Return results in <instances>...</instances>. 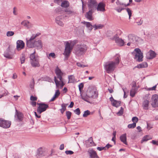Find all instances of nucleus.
<instances>
[{
	"label": "nucleus",
	"mask_w": 158,
	"mask_h": 158,
	"mask_svg": "<svg viewBox=\"0 0 158 158\" xmlns=\"http://www.w3.org/2000/svg\"><path fill=\"white\" fill-rule=\"evenodd\" d=\"M120 59V56L117 54L114 57V61H110L106 63L104 67L108 73H110L114 71L116 66L119 64Z\"/></svg>",
	"instance_id": "1"
},
{
	"label": "nucleus",
	"mask_w": 158,
	"mask_h": 158,
	"mask_svg": "<svg viewBox=\"0 0 158 158\" xmlns=\"http://www.w3.org/2000/svg\"><path fill=\"white\" fill-rule=\"evenodd\" d=\"M77 42L76 40L71 41L70 43L68 41L65 42V48L64 51L63 53V55L64 56V60H67L70 56V53L73 48V47Z\"/></svg>",
	"instance_id": "2"
},
{
	"label": "nucleus",
	"mask_w": 158,
	"mask_h": 158,
	"mask_svg": "<svg viewBox=\"0 0 158 158\" xmlns=\"http://www.w3.org/2000/svg\"><path fill=\"white\" fill-rule=\"evenodd\" d=\"M35 51L31 54L30 56V62L31 66L34 67H39L40 65L39 63V59L37 56L35 55Z\"/></svg>",
	"instance_id": "3"
},
{
	"label": "nucleus",
	"mask_w": 158,
	"mask_h": 158,
	"mask_svg": "<svg viewBox=\"0 0 158 158\" xmlns=\"http://www.w3.org/2000/svg\"><path fill=\"white\" fill-rule=\"evenodd\" d=\"M87 49V47L85 44L80 43L77 45L75 51L77 55L80 56L85 53Z\"/></svg>",
	"instance_id": "4"
},
{
	"label": "nucleus",
	"mask_w": 158,
	"mask_h": 158,
	"mask_svg": "<svg viewBox=\"0 0 158 158\" xmlns=\"http://www.w3.org/2000/svg\"><path fill=\"white\" fill-rule=\"evenodd\" d=\"M37 104L39 105V106L37 109V111L40 114L45 111L49 107L48 105L44 103H37Z\"/></svg>",
	"instance_id": "5"
},
{
	"label": "nucleus",
	"mask_w": 158,
	"mask_h": 158,
	"mask_svg": "<svg viewBox=\"0 0 158 158\" xmlns=\"http://www.w3.org/2000/svg\"><path fill=\"white\" fill-rule=\"evenodd\" d=\"M135 52L136 54L134 58L137 59V60L139 62L142 61L143 56L140 49L139 48H136L135 49Z\"/></svg>",
	"instance_id": "6"
},
{
	"label": "nucleus",
	"mask_w": 158,
	"mask_h": 158,
	"mask_svg": "<svg viewBox=\"0 0 158 158\" xmlns=\"http://www.w3.org/2000/svg\"><path fill=\"white\" fill-rule=\"evenodd\" d=\"M11 122L10 121H6L2 118H0V127L3 128H9L10 126Z\"/></svg>",
	"instance_id": "7"
},
{
	"label": "nucleus",
	"mask_w": 158,
	"mask_h": 158,
	"mask_svg": "<svg viewBox=\"0 0 158 158\" xmlns=\"http://www.w3.org/2000/svg\"><path fill=\"white\" fill-rule=\"evenodd\" d=\"M112 40L115 41V42L119 46H123L125 44L124 41L121 38H119L117 35H114Z\"/></svg>",
	"instance_id": "8"
},
{
	"label": "nucleus",
	"mask_w": 158,
	"mask_h": 158,
	"mask_svg": "<svg viewBox=\"0 0 158 158\" xmlns=\"http://www.w3.org/2000/svg\"><path fill=\"white\" fill-rule=\"evenodd\" d=\"M46 149L44 147H40L38 148L36 152L37 157H40L44 156L45 154Z\"/></svg>",
	"instance_id": "9"
},
{
	"label": "nucleus",
	"mask_w": 158,
	"mask_h": 158,
	"mask_svg": "<svg viewBox=\"0 0 158 158\" xmlns=\"http://www.w3.org/2000/svg\"><path fill=\"white\" fill-rule=\"evenodd\" d=\"M151 105L152 107H156L158 106V95L154 94L152 96Z\"/></svg>",
	"instance_id": "10"
},
{
	"label": "nucleus",
	"mask_w": 158,
	"mask_h": 158,
	"mask_svg": "<svg viewBox=\"0 0 158 158\" xmlns=\"http://www.w3.org/2000/svg\"><path fill=\"white\" fill-rule=\"evenodd\" d=\"M15 118L16 121L20 122L23 119V115L21 112L19 111H18V110L16 109Z\"/></svg>",
	"instance_id": "11"
},
{
	"label": "nucleus",
	"mask_w": 158,
	"mask_h": 158,
	"mask_svg": "<svg viewBox=\"0 0 158 158\" xmlns=\"http://www.w3.org/2000/svg\"><path fill=\"white\" fill-rule=\"evenodd\" d=\"M128 38L129 41L133 44H135L139 39L138 37L132 34H130L128 35Z\"/></svg>",
	"instance_id": "12"
},
{
	"label": "nucleus",
	"mask_w": 158,
	"mask_h": 158,
	"mask_svg": "<svg viewBox=\"0 0 158 158\" xmlns=\"http://www.w3.org/2000/svg\"><path fill=\"white\" fill-rule=\"evenodd\" d=\"M97 4L95 0H90L88 5L89 9L94 10L96 8Z\"/></svg>",
	"instance_id": "13"
},
{
	"label": "nucleus",
	"mask_w": 158,
	"mask_h": 158,
	"mask_svg": "<svg viewBox=\"0 0 158 158\" xmlns=\"http://www.w3.org/2000/svg\"><path fill=\"white\" fill-rule=\"evenodd\" d=\"M25 44L23 41L22 40H18L16 42V49L17 50L19 51L24 48Z\"/></svg>",
	"instance_id": "14"
},
{
	"label": "nucleus",
	"mask_w": 158,
	"mask_h": 158,
	"mask_svg": "<svg viewBox=\"0 0 158 158\" xmlns=\"http://www.w3.org/2000/svg\"><path fill=\"white\" fill-rule=\"evenodd\" d=\"M88 153L89 156L90 158H99L96 152L93 149H89Z\"/></svg>",
	"instance_id": "15"
},
{
	"label": "nucleus",
	"mask_w": 158,
	"mask_h": 158,
	"mask_svg": "<svg viewBox=\"0 0 158 158\" xmlns=\"http://www.w3.org/2000/svg\"><path fill=\"white\" fill-rule=\"evenodd\" d=\"M106 5L105 4L102 2L99 3L97 7V10L98 11L104 12L105 11V7Z\"/></svg>",
	"instance_id": "16"
},
{
	"label": "nucleus",
	"mask_w": 158,
	"mask_h": 158,
	"mask_svg": "<svg viewBox=\"0 0 158 158\" xmlns=\"http://www.w3.org/2000/svg\"><path fill=\"white\" fill-rule=\"evenodd\" d=\"M156 54L153 51L150 50L147 53L146 57L147 59H151L156 57Z\"/></svg>",
	"instance_id": "17"
},
{
	"label": "nucleus",
	"mask_w": 158,
	"mask_h": 158,
	"mask_svg": "<svg viewBox=\"0 0 158 158\" xmlns=\"http://www.w3.org/2000/svg\"><path fill=\"white\" fill-rule=\"evenodd\" d=\"M31 37L28 40L26 39L27 42L26 45L29 48H32L34 47V42H33V40L34 39H31Z\"/></svg>",
	"instance_id": "18"
},
{
	"label": "nucleus",
	"mask_w": 158,
	"mask_h": 158,
	"mask_svg": "<svg viewBox=\"0 0 158 158\" xmlns=\"http://www.w3.org/2000/svg\"><path fill=\"white\" fill-rule=\"evenodd\" d=\"M93 12V10L89 9V11L86 13L85 15V17L90 21L92 20V14Z\"/></svg>",
	"instance_id": "19"
},
{
	"label": "nucleus",
	"mask_w": 158,
	"mask_h": 158,
	"mask_svg": "<svg viewBox=\"0 0 158 158\" xmlns=\"http://www.w3.org/2000/svg\"><path fill=\"white\" fill-rule=\"evenodd\" d=\"M43 46V44L40 40L34 41V47H36L37 49L41 48Z\"/></svg>",
	"instance_id": "20"
},
{
	"label": "nucleus",
	"mask_w": 158,
	"mask_h": 158,
	"mask_svg": "<svg viewBox=\"0 0 158 158\" xmlns=\"http://www.w3.org/2000/svg\"><path fill=\"white\" fill-rule=\"evenodd\" d=\"M149 104V101L148 100H144L142 103V106L143 109L145 110H148V106Z\"/></svg>",
	"instance_id": "21"
},
{
	"label": "nucleus",
	"mask_w": 158,
	"mask_h": 158,
	"mask_svg": "<svg viewBox=\"0 0 158 158\" xmlns=\"http://www.w3.org/2000/svg\"><path fill=\"white\" fill-rule=\"evenodd\" d=\"M60 1L62 2L61 5V7L67 8L69 6L70 4L69 2L68 1L66 0L62 1V0H60Z\"/></svg>",
	"instance_id": "22"
},
{
	"label": "nucleus",
	"mask_w": 158,
	"mask_h": 158,
	"mask_svg": "<svg viewBox=\"0 0 158 158\" xmlns=\"http://www.w3.org/2000/svg\"><path fill=\"white\" fill-rule=\"evenodd\" d=\"M82 23L85 24L86 27L90 31H91L93 28V26L89 22H86L85 21L82 22Z\"/></svg>",
	"instance_id": "23"
},
{
	"label": "nucleus",
	"mask_w": 158,
	"mask_h": 158,
	"mask_svg": "<svg viewBox=\"0 0 158 158\" xmlns=\"http://www.w3.org/2000/svg\"><path fill=\"white\" fill-rule=\"evenodd\" d=\"M120 139L121 142H123L124 144L127 145V137L126 134H124L122 135L120 137Z\"/></svg>",
	"instance_id": "24"
},
{
	"label": "nucleus",
	"mask_w": 158,
	"mask_h": 158,
	"mask_svg": "<svg viewBox=\"0 0 158 158\" xmlns=\"http://www.w3.org/2000/svg\"><path fill=\"white\" fill-rule=\"evenodd\" d=\"M137 90L138 89L137 88L132 87L130 91V95L132 97H134L137 92Z\"/></svg>",
	"instance_id": "25"
},
{
	"label": "nucleus",
	"mask_w": 158,
	"mask_h": 158,
	"mask_svg": "<svg viewBox=\"0 0 158 158\" xmlns=\"http://www.w3.org/2000/svg\"><path fill=\"white\" fill-rule=\"evenodd\" d=\"M69 81L68 83H74L76 82L75 77L73 75H69L68 77Z\"/></svg>",
	"instance_id": "26"
},
{
	"label": "nucleus",
	"mask_w": 158,
	"mask_h": 158,
	"mask_svg": "<svg viewBox=\"0 0 158 158\" xmlns=\"http://www.w3.org/2000/svg\"><path fill=\"white\" fill-rule=\"evenodd\" d=\"M64 12L68 15H72L74 14V12L70 8H66L64 10Z\"/></svg>",
	"instance_id": "27"
},
{
	"label": "nucleus",
	"mask_w": 158,
	"mask_h": 158,
	"mask_svg": "<svg viewBox=\"0 0 158 158\" xmlns=\"http://www.w3.org/2000/svg\"><path fill=\"white\" fill-rule=\"evenodd\" d=\"M152 139V138L150 136L146 135L141 140V142L142 143L143 142L147 141L148 140Z\"/></svg>",
	"instance_id": "28"
},
{
	"label": "nucleus",
	"mask_w": 158,
	"mask_h": 158,
	"mask_svg": "<svg viewBox=\"0 0 158 158\" xmlns=\"http://www.w3.org/2000/svg\"><path fill=\"white\" fill-rule=\"evenodd\" d=\"M121 104V102L117 101L116 100L114 101V102L112 104V106L117 107L120 106Z\"/></svg>",
	"instance_id": "29"
},
{
	"label": "nucleus",
	"mask_w": 158,
	"mask_h": 158,
	"mask_svg": "<svg viewBox=\"0 0 158 158\" xmlns=\"http://www.w3.org/2000/svg\"><path fill=\"white\" fill-rule=\"evenodd\" d=\"M59 95V90L58 89L56 90L54 96L50 100V101L52 102L54 101L55 100V98Z\"/></svg>",
	"instance_id": "30"
},
{
	"label": "nucleus",
	"mask_w": 158,
	"mask_h": 158,
	"mask_svg": "<svg viewBox=\"0 0 158 158\" xmlns=\"http://www.w3.org/2000/svg\"><path fill=\"white\" fill-rule=\"evenodd\" d=\"M62 79V78L60 77V89H62L65 84V83L63 82Z\"/></svg>",
	"instance_id": "31"
},
{
	"label": "nucleus",
	"mask_w": 158,
	"mask_h": 158,
	"mask_svg": "<svg viewBox=\"0 0 158 158\" xmlns=\"http://www.w3.org/2000/svg\"><path fill=\"white\" fill-rule=\"evenodd\" d=\"M4 57L8 59H11L12 58L11 55H10L7 52H5L4 53Z\"/></svg>",
	"instance_id": "32"
},
{
	"label": "nucleus",
	"mask_w": 158,
	"mask_h": 158,
	"mask_svg": "<svg viewBox=\"0 0 158 158\" xmlns=\"http://www.w3.org/2000/svg\"><path fill=\"white\" fill-rule=\"evenodd\" d=\"M103 27V25L101 24H95L93 25V27L94 28V30H95L98 29H100L102 28Z\"/></svg>",
	"instance_id": "33"
},
{
	"label": "nucleus",
	"mask_w": 158,
	"mask_h": 158,
	"mask_svg": "<svg viewBox=\"0 0 158 158\" xmlns=\"http://www.w3.org/2000/svg\"><path fill=\"white\" fill-rule=\"evenodd\" d=\"M89 96H87V95H86V96H81V98L83 100L85 101H86L89 103H90V102L89 101V99L88 98H89Z\"/></svg>",
	"instance_id": "34"
},
{
	"label": "nucleus",
	"mask_w": 158,
	"mask_h": 158,
	"mask_svg": "<svg viewBox=\"0 0 158 158\" xmlns=\"http://www.w3.org/2000/svg\"><path fill=\"white\" fill-rule=\"evenodd\" d=\"M90 114V112L88 110L84 111L83 116L84 117H86Z\"/></svg>",
	"instance_id": "35"
},
{
	"label": "nucleus",
	"mask_w": 158,
	"mask_h": 158,
	"mask_svg": "<svg viewBox=\"0 0 158 158\" xmlns=\"http://www.w3.org/2000/svg\"><path fill=\"white\" fill-rule=\"evenodd\" d=\"M98 92L96 90L94 91V94L91 96H89V97H91L94 98H96L98 97Z\"/></svg>",
	"instance_id": "36"
},
{
	"label": "nucleus",
	"mask_w": 158,
	"mask_h": 158,
	"mask_svg": "<svg viewBox=\"0 0 158 158\" xmlns=\"http://www.w3.org/2000/svg\"><path fill=\"white\" fill-rule=\"evenodd\" d=\"M115 10L117 11L118 12L120 13L121 12V11L124 9L125 8H123L121 6H118L115 9H114Z\"/></svg>",
	"instance_id": "37"
},
{
	"label": "nucleus",
	"mask_w": 158,
	"mask_h": 158,
	"mask_svg": "<svg viewBox=\"0 0 158 158\" xmlns=\"http://www.w3.org/2000/svg\"><path fill=\"white\" fill-rule=\"evenodd\" d=\"M72 113L70 111H67L66 112V115L67 117L68 120H69L71 117Z\"/></svg>",
	"instance_id": "38"
},
{
	"label": "nucleus",
	"mask_w": 158,
	"mask_h": 158,
	"mask_svg": "<svg viewBox=\"0 0 158 158\" xmlns=\"http://www.w3.org/2000/svg\"><path fill=\"white\" fill-rule=\"evenodd\" d=\"M15 33L14 31H9L7 32L6 35L7 37H10L13 35Z\"/></svg>",
	"instance_id": "39"
},
{
	"label": "nucleus",
	"mask_w": 158,
	"mask_h": 158,
	"mask_svg": "<svg viewBox=\"0 0 158 158\" xmlns=\"http://www.w3.org/2000/svg\"><path fill=\"white\" fill-rule=\"evenodd\" d=\"M136 123L134 122L133 123L129 124L128 125L127 127L129 128H133L136 127Z\"/></svg>",
	"instance_id": "40"
},
{
	"label": "nucleus",
	"mask_w": 158,
	"mask_h": 158,
	"mask_svg": "<svg viewBox=\"0 0 158 158\" xmlns=\"http://www.w3.org/2000/svg\"><path fill=\"white\" fill-rule=\"evenodd\" d=\"M55 73L57 77L59 78V69L57 66L55 69Z\"/></svg>",
	"instance_id": "41"
},
{
	"label": "nucleus",
	"mask_w": 158,
	"mask_h": 158,
	"mask_svg": "<svg viewBox=\"0 0 158 158\" xmlns=\"http://www.w3.org/2000/svg\"><path fill=\"white\" fill-rule=\"evenodd\" d=\"M25 60V56L23 54H22V56L20 58V60L21 64L24 63Z\"/></svg>",
	"instance_id": "42"
},
{
	"label": "nucleus",
	"mask_w": 158,
	"mask_h": 158,
	"mask_svg": "<svg viewBox=\"0 0 158 158\" xmlns=\"http://www.w3.org/2000/svg\"><path fill=\"white\" fill-rule=\"evenodd\" d=\"M126 10L129 16V19H130L132 14L131 11L129 8H127L126 9Z\"/></svg>",
	"instance_id": "43"
},
{
	"label": "nucleus",
	"mask_w": 158,
	"mask_h": 158,
	"mask_svg": "<svg viewBox=\"0 0 158 158\" xmlns=\"http://www.w3.org/2000/svg\"><path fill=\"white\" fill-rule=\"evenodd\" d=\"M123 113V109L122 107H121L120 110L117 113V114L119 116L122 115Z\"/></svg>",
	"instance_id": "44"
},
{
	"label": "nucleus",
	"mask_w": 158,
	"mask_h": 158,
	"mask_svg": "<svg viewBox=\"0 0 158 158\" xmlns=\"http://www.w3.org/2000/svg\"><path fill=\"white\" fill-rule=\"evenodd\" d=\"M68 91V89L66 87H64L63 89L61 90V92H60V93L61 94H65Z\"/></svg>",
	"instance_id": "45"
},
{
	"label": "nucleus",
	"mask_w": 158,
	"mask_h": 158,
	"mask_svg": "<svg viewBox=\"0 0 158 158\" xmlns=\"http://www.w3.org/2000/svg\"><path fill=\"white\" fill-rule=\"evenodd\" d=\"M21 23L24 26L27 27V28H30L31 27V26L28 25L26 22H25L24 21H23Z\"/></svg>",
	"instance_id": "46"
},
{
	"label": "nucleus",
	"mask_w": 158,
	"mask_h": 158,
	"mask_svg": "<svg viewBox=\"0 0 158 158\" xmlns=\"http://www.w3.org/2000/svg\"><path fill=\"white\" fill-rule=\"evenodd\" d=\"M77 65L78 67H81V68H84L85 67H87L88 66V65H84V64H81V63L79 62L77 63Z\"/></svg>",
	"instance_id": "47"
},
{
	"label": "nucleus",
	"mask_w": 158,
	"mask_h": 158,
	"mask_svg": "<svg viewBox=\"0 0 158 158\" xmlns=\"http://www.w3.org/2000/svg\"><path fill=\"white\" fill-rule=\"evenodd\" d=\"M74 112L76 114L78 115H80L81 113L80 110L78 108L74 110Z\"/></svg>",
	"instance_id": "48"
},
{
	"label": "nucleus",
	"mask_w": 158,
	"mask_h": 158,
	"mask_svg": "<svg viewBox=\"0 0 158 158\" xmlns=\"http://www.w3.org/2000/svg\"><path fill=\"white\" fill-rule=\"evenodd\" d=\"M40 34H41L40 33H38L36 34H32V36H31L32 37L31 39H35L37 37L40 35Z\"/></svg>",
	"instance_id": "49"
},
{
	"label": "nucleus",
	"mask_w": 158,
	"mask_h": 158,
	"mask_svg": "<svg viewBox=\"0 0 158 158\" xmlns=\"http://www.w3.org/2000/svg\"><path fill=\"white\" fill-rule=\"evenodd\" d=\"M116 4L118 6H124V4L119 2L118 0H117L116 1Z\"/></svg>",
	"instance_id": "50"
},
{
	"label": "nucleus",
	"mask_w": 158,
	"mask_h": 158,
	"mask_svg": "<svg viewBox=\"0 0 158 158\" xmlns=\"http://www.w3.org/2000/svg\"><path fill=\"white\" fill-rule=\"evenodd\" d=\"M54 81L56 86L59 87V81L57 80L55 76L54 77Z\"/></svg>",
	"instance_id": "51"
},
{
	"label": "nucleus",
	"mask_w": 158,
	"mask_h": 158,
	"mask_svg": "<svg viewBox=\"0 0 158 158\" xmlns=\"http://www.w3.org/2000/svg\"><path fill=\"white\" fill-rule=\"evenodd\" d=\"M138 118L136 117H134L132 118V120L134 123H136L138 121Z\"/></svg>",
	"instance_id": "52"
},
{
	"label": "nucleus",
	"mask_w": 158,
	"mask_h": 158,
	"mask_svg": "<svg viewBox=\"0 0 158 158\" xmlns=\"http://www.w3.org/2000/svg\"><path fill=\"white\" fill-rule=\"evenodd\" d=\"M37 97H34L33 95H31L30 97V100L33 101H36L37 100Z\"/></svg>",
	"instance_id": "53"
},
{
	"label": "nucleus",
	"mask_w": 158,
	"mask_h": 158,
	"mask_svg": "<svg viewBox=\"0 0 158 158\" xmlns=\"http://www.w3.org/2000/svg\"><path fill=\"white\" fill-rule=\"evenodd\" d=\"M50 56H51L52 58H55V54L54 53H51L48 56V58L49 59Z\"/></svg>",
	"instance_id": "54"
},
{
	"label": "nucleus",
	"mask_w": 158,
	"mask_h": 158,
	"mask_svg": "<svg viewBox=\"0 0 158 158\" xmlns=\"http://www.w3.org/2000/svg\"><path fill=\"white\" fill-rule=\"evenodd\" d=\"M68 104H63L61 105L62 108L61 109L65 110L66 109V107Z\"/></svg>",
	"instance_id": "55"
},
{
	"label": "nucleus",
	"mask_w": 158,
	"mask_h": 158,
	"mask_svg": "<svg viewBox=\"0 0 158 158\" xmlns=\"http://www.w3.org/2000/svg\"><path fill=\"white\" fill-rule=\"evenodd\" d=\"M65 153L67 155H72L73 153V152L71 150L66 151L65 152Z\"/></svg>",
	"instance_id": "56"
},
{
	"label": "nucleus",
	"mask_w": 158,
	"mask_h": 158,
	"mask_svg": "<svg viewBox=\"0 0 158 158\" xmlns=\"http://www.w3.org/2000/svg\"><path fill=\"white\" fill-rule=\"evenodd\" d=\"M151 143H152L153 144L158 146V141H156L155 140H152L151 142Z\"/></svg>",
	"instance_id": "57"
},
{
	"label": "nucleus",
	"mask_w": 158,
	"mask_h": 158,
	"mask_svg": "<svg viewBox=\"0 0 158 158\" xmlns=\"http://www.w3.org/2000/svg\"><path fill=\"white\" fill-rule=\"evenodd\" d=\"M84 85L82 83H81L78 85L79 89L80 91H81V89H82Z\"/></svg>",
	"instance_id": "58"
},
{
	"label": "nucleus",
	"mask_w": 158,
	"mask_h": 158,
	"mask_svg": "<svg viewBox=\"0 0 158 158\" xmlns=\"http://www.w3.org/2000/svg\"><path fill=\"white\" fill-rule=\"evenodd\" d=\"M156 85L152 87L148 88V90H155L156 89Z\"/></svg>",
	"instance_id": "59"
},
{
	"label": "nucleus",
	"mask_w": 158,
	"mask_h": 158,
	"mask_svg": "<svg viewBox=\"0 0 158 158\" xmlns=\"http://www.w3.org/2000/svg\"><path fill=\"white\" fill-rule=\"evenodd\" d=\"M112 146L109 144H107L104 147L105 148V150L108 149L112 147Z\"/></svg>",
	"instance_id": "60"
},
{
	"label": "nucleus",
	"mask_w": 158,
	"mask_h": 158,
	"mask_svg": "<svg viewBox=\"0 0 158 158\" xmlns=\"http://www.w3.org/2000/svg\"><path fill=\"white\" fill-rule=\"evenodd\" d=\"M88 140L89 142L91 144H92L93 143H94V142L93 140V138L92 137H90V138H89Z\"/></svg>",
	"instance_id": "61"
},
{
	"label": "nucleus",
	"mask_w": 158,
	"mask_h": 158,
	"mask_svg": "<svg viewBox=\"0 0 158 158\" xmlns=\"http://www.w3.org/2000/svg\"><path fill=\"white\" fill-rule=\"evenodd\" d=\"M97 149L99 151H101L102 150H105V148L104 147H99L97 148Z\"/></svg>",
	"instance_id": "62"
},
{
	"label": "nucleus",
	"mask_w": 158,
	"mask_h": 158,
	"mask_svg": "<svg viewBox=\"0 0 158 158\" xmlns=\"http://www.w3.org/2000/svg\"><path fill=\"white\" fill-rule=\"evenodd\" d=\"M143 68L147 67L148 66V64L146 62H143L142 63Z\"/></svg>",
	"instance_id": "63"
},
{
	"label": "nucleus",
	"mask_w": 158,
	"mask_h": 158,
	"mask_svg": "<svg viewBox=\"0 0 158 158\" xmlns=\"http://www.w3.org/2000/svg\"><path fill=\"white\" fill-rule=\"evenodd\" d=\"M73 105H74V103L73 102H71L70 104L69 105V106L68 107L69 108H72L73 107Z\"/></svg>",
	"instance_id": "64"
}]
</instances>
